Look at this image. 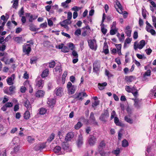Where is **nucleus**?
Wrapping results in <instances>:
<instances>
[{
	"mask_svg": "<svg viewBox=\"0 0 156 156\" xmlns=\"http://www.w3.org/2000/svg\"><path fill=\"white\" fill-rule=\"evenodd\" d=\"M67 87L69 94H73L76 91V86L72 85L71 83L69 82L67 84Z\"/></svg>",
	"mask_w": 156,
	"mask_h": 156,
	"instance_id": "nucleus-3",
	"label": "nucleus"
},
{
	"mask_svg": "<svg viewBox=\"0 0 156 156\" xmlns=\"http://www.w3.org/2000/svg\"><path fill=\"white\" fill-rule=\"evenodd\" d=\"M72 13L71 12H69L67 14V20H69L70 21L72 17Z\"/></svg>",
	"mask_w": 156,
	"mask_h": 156,
	"instance_id": "nucleus-59",
	"label": "nucleus"
},
{
	"mask_svg": "<svg viewBox=\"0 0 156 156\" xmlns=\"http://www.w3.org/2000/svg\"><path fill=\"white\" fill-rule=\"evenodd\" d=\"M126 90L128 92H132V89L129 86H125Z\"/></svg>",
	"mask_w": 156,
	"mask_h": 156,
	"instance_id": "nucleus-52",
	"label": "nucleus"
},
{
	"mask_svg": "<svg viewBox=\"0 0 156 156\" xmlns=\"http://www.w3.org/2000/svg\"><path fill=\"white\" fill-rule=\"evenodd\" d=\"M82 125V124L80 122H77L75 126V128L76 129H79Z\"/></svg>",
	"mask_w": 156,
	"mask_h": 156,
	"instance_id": "nucleus-42",
	"label": "nucleus"
},
{
	"mask_svg": "<svg viewBox=\"0 0 156 156\" xmlns=\"http://www.w3.org/2000/svg\"><path fill=\"white\" fill-rule=\"evenodd\" d=\"M70 23L71 22L70 21L66 19L60 22L59 24L62 27H63L64 28L68 30L69 29L68 25L70 24Z\"/></svg>",
	"mask_w": 156,
	"mask_h": 156,
	"instance_id": "nucleus-12",
	"label": "nucleus"
},
{
	"mask_svg": "<svg viewBox=\"0 0 156 156\" xmlns=\"http://www.w3.org/2000/svg\"><path fill=\"white\" fill-rule=\"evenodd\" d=\"M47 112V110L44 108H41L40 109L39 113L41 115L45 114Z\"/></svg>",
	"mask_w": 156,
	"mask_h": 156,
	"instance_id": "nucleus-40",
	"label": "nucleus"
},
{
	"mask_svg": "<svg viewBox=\"0 0 156 156\" xmlns=\"http://www.w3.org/2000/svg\"><path fill=\"white\" fill-rule=\"evenodd\" d=\"M45 147V144H38L35 147V149L36 150H38L43 149Z\"/></svg>",
	"mask_w": 156,
	"mask_h": 156,
	"instance_id": "nucleus-24",
	"label": "nucleus"
},
{
	"mask_svg": "<svg viewBox=\"0 0 156 156\" xmlns=\"http://www.w3.org/2000/svg\"><path fill=\"white\" fill-rule=\"evenodd\" d=\"M116 30L115 28H111L110 31V34L111 35H113L116 33Z\"/></svg>",
	"mask_w": 156,
	"mask_h": 156,
	"instance_id": "nucleus-57",
	"label": "nucleus"
},
{
	"mask_svg": "<svg viewBox=\"0 0 156 156\" xmlns=\"http://www.w3.org/2000/svg\"><path fill=\"white\" fill-rule=\"evenodd\" d=\"M34 139L33 137L31 136H29L27 138V141L29 143H32L34 142Z\"/></svg>",
	"mask_w": 156,
	"mask_h": 156,
	"instance_id": "nucleus-36",
	"label": "nucleus"
},
{
	"mask_svg": "<svg viewBox=\"0 0 156 156\" xmlns=\"http://www.w3.org/2000/svg\"><path fill=\"white\" fill-rule=\"evenodd\" d=\"M64 89L62 87H57L54 90V93L57 96L61 97L63 94Z\"/></svg>",
	"mask_w": 156,
	"mask_h": 156,
	"instance_id": "nucleus-7",
	"label": "nucleus"
},
{
	"mask_svg": "<svg viewBox=\"0 0 156 156\" xmlns=\"http://www.w3.org/2000/svg\"><path fill=\"white\" fill-rule=\"evenodd\" d=\"M29 44H25L23 46V52L25 54L28 55L31 51V47L34 44L32 40H30L27 41Z\"/></svg>",
	"mask_w": 156,
	"mask_h": 156,
	"instance_id": "nucleus-2",
	"label": "nucleus"
},
{
	"mask_svg": "<svg viewBox=\"0 0 156 156\" xmlns=\"http://www.w3.org/2000/svg\"><path fill=\"white\" fill-rule=\"evenodd\" d=\"M47 26V24L46 22L42 23L40 25V27L43 28H45Z\"/></svg>",
	"mask_w": 156,
	"mask_h": 156,
	"instance_id": "nucleus-56",
	"label": "nucleus"
},
{
	"mask_svg": "<svg viewBox=\"0 0 156 156\" xmlns=\"http://www.w3.org/2000/svg\"><path fill=\"white\" fill-rule=\"evenodd\" d=\"M24 12L23 8L22 7L19 11V16L20 17L22 16L23 15Z\"/></svg>",
	"mask_w": 156,
	"mask_h": 156,
	"instance_id": "nucleus-46",
	"label": "nucleus"
},
{
	"mask_svg": "<svg viewBox=\"0 0 156 156\" xmlns=\"http://www.w3.org/2000/svg\"><path fill=\"white\" fill-rule=\"evenodd\" d=\"M48 26L50 27H51L53 25V22L50 19H48Z\"/></svg>",
	"mask_w": 156,
	"mask_h": 156,
	"instance_id": "nucleus-62",
	"label": "nucleus"
},
{
	"mask_svg": "<svg viewBox=\"0 0 156 156\" xmlns=\"http://www.w3.org/2000/svg\"><path fill=\"white\" fill-rule=\"evenodd\" d=\"M55 65V62L54 61H52L50 62L49 64V67L50 68H53Z\"/></svg>",
	"mask_w": 156,
	"mask_h": 156,
	"instance_id": "nucleus-48",
	"label": "nucleus"
},
{
	"mask_svg": "<svg viewBox=\"0 0 156 156\" xmlns=\"http://www.w3.org/2000/svg\"><path fill=\"white\" fill-rule=\"evenodd\" d=\"M15 88V87L13 86H12L9 87V92L10 93V94H12Z\"/></svg>",
	"mask_w": 156,
	"mask_h": 156,
	"instance_id": "nucleus-47",
	"label": "nucleus"
},
{
	"mask_svg": "<svg viewBox=\"0 0 156 156\" xmlns=\"http://www.w3.org/2000/svg\"><path fill=\"white\" fill-rule=\"evenodd\" d=\"M6 152L5 150H0V156H6Z\"/></svg>",
	"mask_w": 156,
	"mask_h": 156,
	"instance_id": "nucleus-51",
	"label": "nucleus"
},
{
	"mask_svg": "<svg viewBox=\"0 0 156 156\" xmlns=\"http://www.w3.org/2000/svg\"><path fill=\"white\" fill-rule=\"evenodd\" d=\"M62 51L65 53L69 51V49L66 46H64L62 50H61Z\"/></svg>",
	"mask_w": 156,
	"mask_h": 156,
	"instance_id": "nucleus-45",
	"label": "nucleus"
},
{
	"mask_svg": "<svg viewBox=\"0 0 156 156\" xmlns=\"http://www.w3.org/2000/svg\"><path fill=\"white\" fill-rule=\"evenodd\" d=\"M151 147L150 146H148L146 150V152L145 153V155L147 156L148 155L149 153L151 152Z\"/></svg>",
	"mask_w": 156,
	"mask_h": 156,
	"instance_id": "nucleus-43",
	"label": "nucleus"
},
{
	"mask_svg": "<svg viewBox=\"0 0 156 156\" xmlns=\"http://www.w3.org/2000/svg\"><path fill=\"white\" fill-rule=\"evenodd\" d=\"M114 154L115 155H118L119 153H120V150L119 148H117L116 149V150L114 151Z\"/></svg>",
	"mask_w": 156,
	"mask_h": 156,
	"instance_id": "nucleus-58",
	"label": "nucleus"
},
{
	"mask_svg": "<svg viewBox=\"0 0 156 156\" xmlns=\"http://www.w3.org/2000/svg\"><path fill=\"white\" fill-rule=\"evenodd\" d=\"M128 145V143L127 140L124 139L122 142V146L123 147H126Z\"/></svg>",
	"mask_w": 156,
	"mask_h": 156,
	"instance_id": "nucleus-41",
	"label": "nucleus"
},
{
	"mask_svg": "<svg viewBox=\"0 0 156 156\" xmlns=\"http://www.w3.org/2000/svg\"><path fill=\"white\" fill-rule=\"evenodd\" d=\"M15 77V75L14 74H12L10 77H9L7 80V83L10 85H12L13 84V81Z\"/></svg>",
	"mask_w": 156,
	"mask_h": 156,
	"instance_id": "nucleus-15",
	"label": "nucleus"
},
{
	"mask_svg": "<svg viewBox=\"0 0 156 156\" xmlns=\"http://www.w3.org/2000/svg\"><path fill=\"white\" fill-rule=\"evenodd\" d=\"M30 30L31 31H35L37 30L35 26L32 23H31L29 25Z\"/></svg>",
	"mask_w": 156,
	"mask_h": 156,
	"instance_id": "nucleus-35",
	"label": "nucleus"
},
{
	"mask_svg": "<svg viewBox=\"0 0 156 156\" xmlns=\"http://www.w3.org/2000/svg\"><path fill=\"white\" fill-rule=\"evenodd\" d=\"M100 67V62L99 61L96 60L93 63V71L97 73Z\"/></svg>",
	"mask_w": 156,
	"mask_h": 156,
	"instance_id": "nucleus-8",
	"label": "nucleus"
},
{
	"mask_svg": "<svg viewBox=\"0 0 156 156\" xmlns=\"http://www.w3.org/2000/svg\"><path fill=\"white\" fill-rule=\"evenodd\" d=\"M19 139L18 137H15L12 140L10 143V148L13 149L14 152L18 151L20 148L19 147Z\"/></svg>",
	"mask_w": 156,
	"mask_h": 156,
	"instance_id": "nucleus-1",
	"label": "nucleus"
},
{
	"mask_svg": "<svg viewBox=\"0 0 156 156\" xmlns=\"http://www.w3.org/2000/svg\"><path fill=\"white\" fill-rule=\"evenodd\" d=\"M145 41L143 40H141L139 43L136 42H135L134 45V50H136L137 48L140 49H142L145 46Z\"/></svg>",
	"mask_w": 156,
	"mask_h": 156,
	"instance_id": "nucleus-5",
	"label": "nucleus"
},
{
	"mask_svg": "<svg viewBox=\"0 0 156 156\" xmlns=\"http://www.w3.org/2000/svg\"><path fill=\"white\" fill-rule=\"evenodd\" d=\"M29 111V110H27V111H26L24 114L23 117L25 119H29L30 117V112Z\"/></svg>",
	"mask_w": 156,
	"mask_h": 156,
	"instance_id": "nucleus-28",
	"label": "nucleus"
},
{
	"mask_svg": "<svg viewBox=\"0 0 156 156\" xmlns=\"http://www.w3.org/2000/svg\"><path fill=\"white\" fill-rule=\"evenodd\" d=\"M125 120L127 122L130 124H133V121L132 119L127 116H125Z\"/></svg>",
	"mask_w": 156,
	"mask_h": 156,
	"instance_id": "nucleus-34",
	"label": "nucleus"
},
{
	"mask_svg": "<svg viewBox=\"0 0 156 156\" xmlns=\"http://www.w3.org/2000/svg\"><path fill=\"white\" fill-rule=\"evenodd\" d=\"M68 4L66 3V2H65L62 3L61 6L64 7V8H67L68 7Z\"/></svg>",
	"mask_w": 156,
	"mask_h": 156,
	"instance_id": "nucleus-64",
	"label": "nucleus"
},
{
	"mask_svg": "<svg viewBox=\"0 0 156 156\" xmlns=\"http://www.w3.org/2000/svg\"><path fill=\"white\" fill-rule=\"evenodd\" d=\"M55 137V134L54 133H52L48 138L47 139V142L50 143L54 139Z\"/></svg>",
	"mask_w": 156,
	"mask_h": 156,
	"instance_id": "nucleus-33",
	"label": "nucleus"
},
{
	"mask_svg": "<svg viewBox=\"0 0 156 156\" xmlns=\"http://www.w3.org/2000/svg\"><path fill=\"white\" fill-rule=\"evenodd\" d=\"M26 15L27 16L29 17V21L31 22H32L33 20L36 19L37 17V16L35 15H30V13H26Z\"/></svg>",
	"mask_w": 156,
	"mask_h": 156,
	"instance_id": "nucleus-17",
	"label": "nucleus"
},
{
	"mask_svg": "<svg viewBox=\"0 0 156 156\" xmlns=\"http://www.w3.org/2000/svg\"><path fill=\"white\" fill-rule=\"evenodd\" d=\"M24 105L27 108L28 110H31V105L30 104V102L29 100L27 99H25L24 101Z\"/></svg>",
	"mask_w": 156,
	"mask_h": 156,
	"instance_id": "nucleus-16",
	"label": "nucleus"
},
{
	"mask_svg": "<svg viewBox=\"0 0 156 156\" xmlns=\"http://www.w3.org/2000/svg\"><path fill=\"white\" fill-rule=\"evenodd\" d=\"M44 82L40 77H38L35 80V86L37 88L41 89L44 85Z\"/></svg>",
	"mask_w": 156,
	"mask_h": 156,
	"instance_id": "nucleus-4",
	"label": "nucleus"
},
{
	"mask_svg": "<svg viewBox=\"0 0 156 156\" xmlns=\"http://www.w3.org/2000/svg\"><path fill=\"white\" fill-rule=\"evenodd\" d=\"M55 102V100L53 98H49L48 99L47 104L48 105V106L51 108H53L54 106Z\"/></svg>",
	"mask_w": 156,
	"mask_h": 156,
	"instance_id": "nucleus-13",
	"label": "nucleus"
},
{
	"mask_svg": "<svg viewBox=\"0 0 156 156\" xmlns=\"http://www.w3.org/2000/svg\"><path fill=\"white\" fill-rule=\"evenodd\" d=\"M1 60L5 62L6 64H9L14 62V59L13 58H11L9 60L4 57L1 59Z\"/></svg>",
	"mask_w": 156,
	"mask_h": 156,
	"instance_id": "nucleus-21",
	"label": "nucleus"
},
{
	"mask_svg": "<svg viewBox=\"0 0 156 156\" xmlns=\"http://www.w3.org/2000/svg\"><path fill=\"white\" fill-rule=\"evenodd\" d=\"M44 94V92L41 90H39L37 91L36 94V95L37 97H42Z\"/></svg>",
	"mask_w": 156,
	"mask_h": 156,
	"instance_id": "nucleus-26",
	"label": "nucleus"
},
{
	"mask_svg": "<svg viewBox=\"0 0 156 156\" xmlns=\"http://www.w3.org/2000/svg\"><path fill=\"white\" fill-rule=\"evenodd\" d=\"M109 116V114L107 111H105L104 113L102 114L99 117V119L104 122H106L107 119Z\"/></svg>",
	"mask_w": 156,
	"mask_h": 156,
	"instance_id": "nucleus-9",
	"label": "nucleus"
},
{
	"mask_svg": "<svg viewBox=\"0 0 156 156\" xmlns=\"http://www.w3.org/2000/svg\"><path fill=\"white\" fill-rule=\"evenodd\" d=\"M149 97H152L153 96L156 97V86H154L149 92Z\"/></svg>",
	"mask_w": 156,
	"mask_h": 156,
	"instance_id": "nucleus-18",
	"label": "nucleus"
},
{
	"mask_svg": "<svg viewBox=\"0 0 156 156\" xmlns=\"http://www.w3.org/2000/svg\"><path fill=\"white\" fill-rule=\"evenodd\" d=\"M83 138L81 135H79L76 142V144L78 147H80L83 144Z\"/></svg>",
	"mask_w": 156,
	"mask_h": 156,
	"instance_id": "nucleus-14",
	"label": "nucleus"
},
{
	"mask_svg": "<svg viewBox=\"0 0 156 156\" xmlns=\"http://www.w3.org/2000/svg\"><path fill=\"white\" fill-rule=\"evenodd\" d=\"M68 46L69 48H70V49L72 50H73L75 47L74 45L72 43L70 42L68 44Z\"/></svg>",
	"mask_w": 156,
	"mask_h": 156,
	"instance_id": "nucleus-50",
	"label": "nucleus"
},
{
	"mask_svg": "<svg viewBox=\"0 0 156 156\" xmlns=\"http://www.w3.org/2000/svg\"><path fill=\"white\" fill-rule=\"evenodd\" d=\"M5 105L6 106L7 108H10L13 106V103L12 102H7L6 103Z\"/></svg>",
	"mask_w": 156,
	"mask_h": 156,
	"instance_id": "nucleus-60",
	"label": "nucleus"
},
{
	"mask_svg": "<svg viewBox=\"0 0 156 156\" xmlns=\"http://www.w3.org/2000/svg\"><path fill=\"white\" fill-rule=\"evenodd\" d=\"M116 4L115 5V7L117 12L120 14L122 13V9L121 5L119 2L116 0Z\"/></svg>",
	"mask_w": 156,
	"mask_h": 156,
	"instance_id": "nucleus-11",
	"label": "nucleus"
},
{
	"mask_svg": "<svg viewBox=\"0 0 156 156\" xmlns=\"http://www.w3.org/2000/svg\"><path fill=\"white\" fill-rule=\"evenodd\" d=\"M96 140V138L93 135H90L88 137V143L90 146L94 145L95 143Z\"/></svg>",
	"mask_w": 156,
	"mask_h": 156,
	"instance_id": "nucleus-10",
	"label": "nucleus"
},
{
	"mask_svg": "<svg viewBox=\"0 0 156 156\" xmlns=\"http://www.w3.org/2000/svg\"><path fill=\"white\" fill-rule=\"evenodd\" d=\"M114 122L115 124L117 126H122V124L119 121V119L117 117H115L114 118Z\"/></svg>",
	"mask_w": 156,
	"mask_h": 156,
	"instance_id": "nucleus-30",
	"label": "nucleus"
},
{
	"mask_svg": "<svg viewBox=\"0 0 156 156\" xmlns=\"http://www.w3.org/2000/svg\"><path fill=\"white\" fill-rule=\"evenodd\" d=\"M90 119L91 122L94 123H97L95 121V119L94 116V114L93 112H91L90 116Z\"/></svg>",
	"mask_w": 156,
	"mask_h": 156,
	"instance_id": "nucleus-27",
	"label": "nucleus"
},
{
	"mask_svg": "<svg viewBox=\"0 0 156 156\" xmlns=\"http://www.w3.org/2000/svg\"><path fill=\"white\" fill-rule=\"evenodd\" d=\"M151 74V71L150 69H148L143 74V77L145 78L146 76H150Z\"/></svg>",
	"mask_w": 156,
	"mask_h": 156,
	"instance_id": "nucleus-38",
	"label": "nucleus"
},
{
	"mask_svg": "<svg viewBox=\"0 0 156 156\" xmlns=\"http://www.w3.org/2000/svg\"><path fill=\"white\" fill-rule=\"evenodd\" d=\"M131 40L129 38H127L124 43V47L126 48V44H129L131 42Z\"/></svg>",
	"mask_w": 156,
	"mask_h": 156,
	"instance_id": "nucleus-44",
	"label": "nucleus"
},
{
	"mask_svg": "<svg viewBox=\"0 0 156 156\" xmlns=\"http://www.w3.org/2000/svg\"><path fill=\"white\" fill-rule=\"evenodd\" d=\"M22 37H16L14 38V40L17 43H20L22 41Z\"/></svg>",
	"mask_w": 156,
	"mask_h": 156,
	"instance_id": "nucleus-39",
	"label": "nucleus"
},
{
	"mask_svg": "<svg viewBox=\"0 0 156 156\" xmlns=\"http://www.w3.org/2000/svg\"><path fill=\"white\" fill-rule=\"evenodd\" d=\"M49 70L48 69H46L42 72L41 76L42 78H44L47 76L48 74Z\"/></svg>",
	"mask_w": 156,
	"mask_h": 156,
	"instance_id": "nucleus-29",
	"label": "nucleus"
},
{
	"mask_svg": "<svg viewBox=\"0 0 156 156\" xmlns=\"http://www.w3.org/2000/svg\"><path fill=\"white\" fill-rule=\"evenodd\" d=\"M72 55L75 58H78V55L76 51L75 50H73L72 52Z\"/></svg>",
	"mask_w": 156,
	"mask_h": 156,
	"instance_id": "nucleus-55",
	"label": "nucleus"
},
{
	"mask_svg": "<svg viewBox=\"0 0 156 156\" xmlns=\"http://www.w3.org/2000/svg\"><path fill=\"white\" fill-rule=\"evenodd\" d=\"M62 71V69L60 66H56L54 69V72H55L56 73L60 74Z\"/></svg>",
	"mask_w": 156,
	"mask_h": 156,
	"instance_id": "nucleus-22",
	"label": "nucleus"
},
{
	"mask_svg": "<svg viewBox=\"0 0 156 156\" xmlns=\"http://www.w3.org/2000/svg\"><path fill=\"white\" fill-rule=\"evenodd\" d=\"M81 30L80 29H78L76 30L75 32V35L79 36L81 34Z\"/></svg>",
	"mask_w": 156,
	"mask_h": 156,
	"instance_id": "nucleus-53",
	"label": "nucleus"
},
{
	"mask_svg": "<svg viewBox=\"0 0 156 156\" xmlns=\"http://www.w3.org/2000/svg\"><path fill=\"white\" fill-rule=\"evenodd\" d=\"M135 77L133 76H127L126 77L125 79L128 82H131L134 79Z\"/></svg>",
	"mask_w": 156,
	"mask_h": 156,
	"instance_id": "nucleus-32",
	"label": "nucleus"
},
{
	"mask_svg": "<svg viewBox=\"0 0 156 156\" xmlns=\"http://www.w3.org/2000/svg\"><path fill=\"white\" fill-rule=\"evenodd\" d=\"M74 136V134L73 132H69L67 133L65 138V139L67 140H70Z\"/></svg>",
	"mask_w": 156,
	"mask_h": 156,
	"instance_id": "nucleus-23",
	"label": "nucleus"
},
{
	"mask_svg": "<svg viewBox=\"0 0 156 156\" xmlns=\"http://www.w3.org/2000/svg\"><path fill=\"white\" fill-rule=\"evenodd\" d=\"M124 31L125 33L128 37H130L131 36V34L132 32L131 29L130 27L128 26H127L125 28Z\"/></svg>",
	"mask_w": 156,
	"mask_h": 156,
	"instance_id": "nucleus-19",
	"label": "nucleus"
},
{
	"mask_svg": "<svg viewBox=\"0 0 156 156\" xmlns=\"http://www.w3.org/2000/svg\"><path fill=\"white\" fill-rule=\"evenodd\" d=\"M107 83L106 82L103 83H99L98 84V87L100 90H103L105 88V87L107 85Z\"/></svg>",
	"mask_w": 156,
	"mask_h": 156,
	"instance_id": "nucleus-20",
	"label": "nucleus"
},
{
	"mask_svg": "<svg viewBox=\"0 0 156 156\" xmlns=\"http://www.w3.org/2000/svg\"><path fill=\"white\" fill-rule=\"evenodd\" d=\"M82 94V92H80L78 94L76 93L75 94L74 96L75 98L79 100H82L83 99Z\"/></svg>",
	"mask_w": 156,
	"mask_h": 156,
	"instance_id": "nucleus-25",
	"label": "nucleus"
},
{
	"mask_svg": "<svg viewBox=\"0 0 156 156\" xmlns=\"http://www.w3.org/2000/svg\"><path fill=\"white\" fill-rule=\"evenodd\" d=\"M105 144L103 142H101L99 146V147L100 148H101V150L103 148V147H105Z\"/></svg>",
	"mask_w": 156,
	"mask_h": 156,
	"instance_id": "nucleus-61",
	"label": "nucleus"
},
{
	"mask_svg": "<svg viewBox=\"0 0 156 156\" xmlns=\"http://www.w3.org/2000/svg\"><path fill=\"white\" fill-rule=\"evenodd\" d=\"M89 46L90 48L94 51H95L97 48V45L96 41L94 39L89 40L88 41Z\"/></svg>",
	"mask_w": 156,
	"mask_h": 156,
	"instance_id": "nucleus-6",
	"label": "nucleus"
},
{
	"mask_svg": "<svg viewBox=\"0 0 156 156\" xmlns=\"http://www.w3.org/2000/svg\"><path fill=\"white\" fill-rule=\"evenodd\" d=\"M61 150V147L58 146H56L53 149V151L55 153H58L60 152Z\"/></svg>",
	"mask_w": 156,
	"mask_h": 156,
	"instance_id": "nucleus-37",
	"label": "nucleus"
},
{
	"mask_svg": "<svg viewBox=\"0 0 156 156\" xmlns=\"http://www.w3.org/2000/svg\"><path fill=\"white\" fill-rule=\"evenodd\" d=\"M62 147L63 149L67 151H69V147L68 145H66V144H64L62 145Z\"/></svg>",
	"mask_w": 156,
	"mask_h": 156,
	"instance_id": "nucleus-49",
	"label": "nucleus"
},
{
	"mask_svg": "<svg viewBox=\"0 0 156 156\" xmlns=\"http://www.w3.org/2000/svg\"><path fill=\"white\" fill-rule=\"evenodd\" d=\"M136 56L139 59H141L143 58L145 59L146 58V57H144V55H142L140 54H137L136 55Z\"/></svg>",
	"mask_w": 156,
	"mask_h": 156,
	"instance_id": "nucleus-54",
	"label": "nucleus"
},
{
	"mask_svg": "<svg viewBox=\"0 0 156 156\" xmlns=\"http://www.w3.org/2000/svg\"><path fill=\"white\" fill-rule=\"evenodd\" d=\"M101 31L103 34H105L107 31V30L104 27H101Z\"/></svg>",
	"mask_w": 156,
	"mask_h": 156,
	"instance_id": "nucleus-63",
	"label": "nucleus"
},
{
	"mask_svg": "<svg viewBox=\"0 0 156 156\" xmlns=\"http://www.w3.org/2000/svg\"><path fill=\"white\" fill-rule=\"evenodd\" d=\"M18 0H13L12 1H11V3L13 2L12 5V7L13 8L16 9L17 7L18 4Z\"/></svg>",
	"mask_w": 156,
	"mask_h": 156,
	"instance_id": "nucleus-31",
	"label": "nucleus"
}]
</instances>
